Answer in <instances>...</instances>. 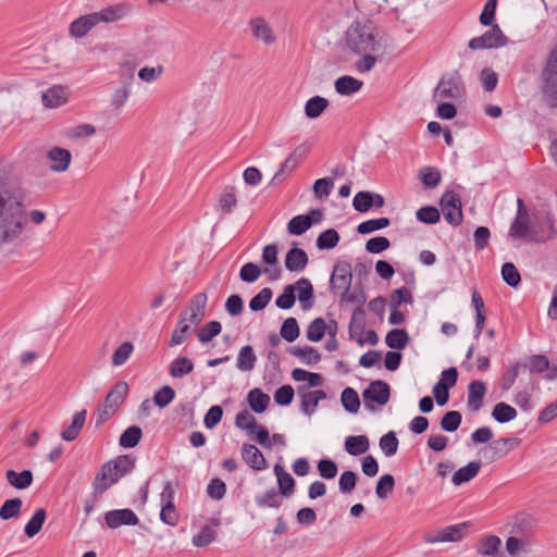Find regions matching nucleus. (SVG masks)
I'll list each match as a JSON object with an SVG mask.
<instances>
[{
	"label": "nucleus",
	"mask_w": 557,
	"mask_h": 557,
	"mask_svg": "<svg viewBox=\"0 0 557 557\" xmlns=\"http://www.w3.org/2000/svg\"><path fill=\"white\" fill-rule=\"evenodd\" d=\"M24 195L0 178V243L13 242L23 231Z\"/></svg>",
	"instance_id": "obj_1"
},
{
	"label": "nucleus",
	"mask_w": 557,
	"mask_h": 557,
	"mask_svg": "<svg viewBox=\"0 0 557 557\" xmlns=\"http://www.w3.org/2000/svg\"><path fill=\"white\" fill-rule=\"evenodd\" d=\"M344 49L354 54L381 50L377 30L372 22L356 21L351 23L345 33Z\"/></svg>",
	"instance_id": "obj_2"
},
{
	"label": "nucleus",
	"mask_w": 557,
	"mask_h": 557,
	"mask_svg": "<svg viewBox=\"0 0 557 557\" xmlns=\"http://www.w3.org/2000/svg\"><path fill=\"white\" fill-rule=\"evenodd\" d=\"M545 222L548 227V232L546 234L539 232L535 225L531 223L528 211L517 212V215L510 225L509 236L513 239L545 242L557 235V228L555 227L554 220L549 213L545 214Z\"/></svg>",
	"instance_id": "obj_3"
},
{
	"label": "nucleus",
	"mask_w": 557,
	"mask_h": 557,
	"mask_svg": "<svg viewBox=\"0 0 557 557\" xmlns=\"http://www.w3.org/2000/svg\"><path fill=\"white\" fill-rule=\"evenodd\" d=\"M436 104H455L466 101V88L461 76L451 73L443 76L434 90Z\"/></svg>",
	"instance_id": "obj_4"
},
{
	"label": "nucleus",
	"mask_w": 557,
	"mask_h": 557,
	"mask_svg": "<svg viewBox=\"0 0 557 557\" xmlns=\"http://www.w3.org/2000/svg\"><path fill=\"white\" fill-rule=\"evenodd\" d=\"M541 78L545 96L557 102V46L549 52Z\"/></svg>",
	"instance_id": "obj_5"
},
{
	"label": "nucleus",
	"mask_w": 557,
	"mask_h": 557,
	"mask_svg": "<svg viewBox=\"0 0 557 557\" xmlns=\"http://www.w3.org/2000/svg\"><path fill=\"white\" fill-rule=\"evenodd\" d=\"M508 38L502 32L498 25H492L482 36L472 38L468 47L472 50L496 49L507 45Z\"/></svg>",
	"instance_id": "obj_6"
},
{
	"label": "nucleus",
	"mask_w": 557,
	"mask_h": 557,
	"mask_svg": "<svg viewBox=\"0 0 557 557\" xmlns=\"http://www.w3.org/2000/svg\"><path fill=\"white\" fill-rule=\"evenodd\" d=\"M444 219L453 226L462 222V209L460 197L453 190H447L441 199Z\"/></svg>",
	"instance_id": "obj_7"
},
{
	"label": "nucleus",
	"mask_w": 557,
	"mask_h": 557,
	"mask_svg": "<svg viewBox=\"0 0 557 557\" xmlns=\"http://www.w3.org/2000/svg\"><path fill=\"white\" fill-rule=\"evenodd\" d=\"M362 397L366 407L370 410H374V406L370 403H376L380 406L386 405L391 398V387L385 381H372L362 392Z\"/></svg>",
	"instance_id": "obj_8"
},
{
	"label": "nucleus",
	"mask_w": 557,
	"mask_h": 557,
	"mask_svg": "<svg viewBox=\"0 0 557 557\" xmlns=\"http://www.w3.org/2000/svg\"><path fill=\"white\" fill-rule=\"evenodd\" d=\"M469 528L468 522H461L454 525L436 530L432 534H428L424 537L426 543H438V542H458L460 541Z\"/></svg>",
	"instance_id": "obj_9"
},
{
	"label": "nucleus",
	"mask_w": 557,
	"mask_h": 557,
	"mask_svg": "<svg viewBox=\"0 0 557 557\" xmlns=\"http://www.w3.org/2000/svg\"><path fill=\"white\" fill-rule=\"evenodd\" d=\"M352 280V268L348 261H338L334 268L330 280V287L349 289Z\"/></svg>",
	"instance_id": "obj_10"
},
{
	"label": "nucleus",
	"mask_w": 557,
	"mask_h": 557,
	"mask_svg": "<svg viewBox=\"0 0 557 557\" xmlns=\"http://www.w3.org/2000/svg\"><path fill=\"white\" fill-rule=\"evenodd\" d=\"M277 253L278 247L275 244H269L264 246L262 250V261L267 264L263 269V273L268 275L271 281H277L282 276V269L278 264Z\"/></svg>",
	"instance_id": "obj_11"
},
{
	"label": "nucleus",
	"mask_w": 557,
	"mask_h": 557,
	"mask_svg": "<svg viewBox=\"0 0 557 557\" xmlns=\"http://www.w3.org/2000/svg\"><path fill=\"white\" fill-rule=\"evenodd\" d=\"M106 463H110V472L108 475H110V482L114 485L121 478L133 471L135 468V458L129 455H120Z\"/></svg>",
	"instance_id": "obj_12"
},
{
	"label": "nucleus",
	"mask_w": 557,
	"mask_h": 557,
	"mask_svg": "<svg viewBox=\"0 0 557 557\" xmlns=\"http://www.w3.org/2000/svg\"><path fill=\"white\" fill-rule=\"evenodd\" d=\"M104 521L110 529H116L121 525H136L139 523L136 513L128 508L114 509L106 512Z\"/></svg>",
	"instance_id": "obj_13"
},
{
	"label": "nucleus",
	"mask_w": 557,
	"mask_h": 557,
	"mask_svg": "<svg viewBox=\"0 0 557 557\" xmlns=\"http://www.w3.org/2000/svg\"><path fill=\"white\" fill-rule=\"evenodd\" d=\"M297 391L301 399L300 409L307 416H311L319 401L326 398V393L322 389L308 391L307 386L300 385Z\"/></svg>",
	"instance_id": "obj_14"
},
{
	"label": "nucleus",
	"mask_w": 557,
	"mask_h": 557,
	"mask_svg": "<svg viewBox=\"0 0 557 557\" xmlns=\"http://www.w3.org/2000/svg\"><path fill=\"white\" fill-rule=\"evenodd\" d=\"M242 457L256 471H262L268 467L264 456L255 445L245 443L242 447Z\"/></svg>",
	"instance_id": "obj_15"
},
{
	"label": "nucleus",
	"mask_w": 557,
	"mask_h": 557,
	"mask_svg": "<svg viewBox=\"0 0 557 557\" xmlns=\"http://www.w3.org/2000/svg\"><path fill=\"white\" fill-rule=\"evenodd\" d=\"M47 158L51 161L50 169L54 172H65L71 163L72 154L71 152L61 147L51 148Z\"/></svg>",
	"instance_id": "obj_16"
},
{
	"label": "nucleus",
	"mask_w": 557,
	"mask_h": 557,
	"mask_svg": "<svg viewBox=\"0 0 557 557\" xmlns=\"http://www.w3.org/2000/svg\"><path fill=\"white\" fill-rule=\"evenodd\" d=\"M309 262L307 252L296 246L292 247L285 256V268L290 272L302 271Z\"/></svg>",
	"instance_id": "obj_17"
},
{
	"label": "nucleus",
	"mask_w": 557,
	"mask_h": 557,
	"mask_svg": "<svg viewBox=\"0 0 557 557\" xmlns=\"http://www.w3.org/2000/svg\"><path fill=\"white\" fill-rule=\"evenodd\" d=\"M131 11V7L126 3H119L107 7L99 12H95L98 24L100 22L112 23L122 20Z\"/></svg>",
	"instance_id": "obj_18"
},
{
	"label": "nucleus",
	"mask_w": 557,
	"mask_h": 557,
	"mask_svg": "<svg viewBox=\"0 0 557 557\" xmlns=\"http://www.w3.org/2000/svg\"><path fill=\"white\" fill-rule=\"evenodd\" d=\"M502 541L497 535L482 536L476 544V553L483 557H502Z\"/></svg>",
	"instance_id": "obj_19"
},
{
	"label": "nucleus",
	"mask_w": 557,
	"mask_h": 557,
	"mask_svg": "<svg viewBox=\"0 0 557 557\" xmlns=\"http://www.w3.org/2000/svg\"><path fill=\"white\" fill-rule=\"evenodd\" d=\"M486 393V386L483 381H472L468 386V401L469 410L476 412L483 405V398Z\"/></svg>",
	"instance_id": "obj_20"
},
{
	"label": "nucleus",
	"mask_w": 557,
	"mask_h": 557,
	"mask_svg": "<svg viewBox=\"0 0 557 557\" xmlns=\"http://www.w3.org/2000/svg\"><path fill=\"white\" fill-rule=\"evenodd\" d=\"M127 393V383L124 381H119L111 387V389L107 394L103 405H106L107 408L116 411L119 407L124 403Z\"/></svg>",
	"instance_id": "obj_21"
},
{
	"label": "nucleus",
	"mask_w": 557,
	"mask_h": 557,
	"mask_svg": "<svg viewBox=\"0 0 557 557\" xmlns=\"http://www.w3.org/2000/svg\"><path fill=\"white\" fill-rule=\"evenodd\" d=\"M252 35L256 39L269 46L275 41V36L269 23L262 17L252 18L249 23Z\"/></svg>",
	"instance_id": "obj_22"
},
{
	"label": "nucleus",
	"mask_w": 557,
	"mask_h": 557,
	"mask_svg": "<svg viewBox=\"0 0 557 557\" xmlns=\"http://www.w3.org/2000/svg\"><path fill=\"white\" fill-rule=\"evenodd\" d=\"M296 289L298 290V300L300 307L304 311H307L313 307V286L310 281L306 277L299 278L295 284Z\"/></svg>",
	"instance_id": "obj_23"
},
{
	"label": "nucleus",
	"mask_w": 557,
	"mask_h": 557,
	"mask_svg": "<svg viewBox=\"0 0 557 557\" xmlns=\"http://www.w3.org/2000/svg\"><path fill=\"white\" fill-rule=\"evenodd\" d=\"M69 89L61 85L52 86L42 91L41 100L44 104H64L71 100Z\"/></svg>",
	"instance_id": "obj_24"
},
{
	"label": "nucleus",
	"mask_w": 557,
	"mask_h": 557,
	"mask_svg": "<svg viewBox=\"0 0 557 557\" xmlns=\"http://www.w3.org/2000/svg\"><path fill=\"white\" fill-rule=\"evenodd\" d=\"M274 473L277 479L278 491L282 496L289 497L295 492V480L280 463L274 466Z\"/></svg>",
	"instance_id": "obj_25"
},
{
	"label": "nucleus",
	"mask_w": 557,
	"mask_h": 557,
	"mask_svg": "<svg viewBox=\"0 0 557 557\" xmlns=\"http://www.w3.org/2000/svg\"><path fill=\"white\" fill-rule=\"evenodd\" d=\"M97 24L98 22L95 13L81 16L71 23L70 34L75 38H82Z\"/></svg>",
	"instance_id": "obj_26"
},
{
	"label": "nucleus",
	"mask_w": 557,
	"mask_h": 557,
	"mask_svg": "<svg viewBox=\"0 0 557 557\" xmlns=\"http://www.w3.org/2000/svg\"><path fill=\"white\" fill-rule=\"evenodd\" d=\"M110 472V463H103L99 471L97 472L94 482H92V496L98 498L100 497L106 491H108L112 483L110 482V475H108Z\"/></svg>",
	"instance_id": "obj_27"
},
{
	"label": "nucleus",
	"mask_w": 557,
	"mask_h": 557,
	"mask_svg": "<svg viewBox=\"0 0 557 557\" xmlns=\"http://www.w3.org/2000/svg\"><path fill=\"white\" fill-rule=\"evenodd\" d=\"M247 401L253 412L262 413L270 404V396L261 388L255 387L248 392Z\"/></svg>",
	"instance_id": "obj_28"
},
{
	"label": "nucleus",
	"mask_w": 557,
	"mask_h": 557,
	"mask_svg": "<svg viewBox=\"0 0 557 557\" xmlns=\"http://www.w3.org/2000/svg\"><path fill=\"white\" fill-rule=\"evenodd\" d=\"M86 416V409L76 412L73 417L72 423L61 432L62 440L66 442H72L76 440L85 424Z\"/></svg>",
	"instance_id": "obj_29"
},
{
	"label": "nucleus",
	"mask_w": 557,
	"mask_h": 557,
	"mask_svg": "<svg viewBox=\"0 0 557 557\" xmlns=\"http://www.w3.org/2000/svg\"><path fill=\"white\" fill-rule=\"evenodd\" d=\"M345 450L351 456H360L369 450L370 442L366 435H350L345 440Z\"/></svg>",
	"instance_id": "obj_30"
},
{
	"label": "nucleus",
	"mask_w": 557,
	"mask_h": 557,
	"mask_svg": "<svg viewBox=\"0 0 557 557\" xmlns=\"http://www.w3.org/2000/svg\"><path fill=\"white\" fill-rule=\"evenodd\" d=\"M480 469H481L480 461H470L467 466L461 467L453 474L451 482L456 486L461 485L462 483L469 482L473 478L476 476Z\"/></svg>",
	"instance_id": "obj_31"
},
{
	"label": "nucleus",
	"mask_w": 557,
	"mask_h": 557,
	"mask_svg": "<svg viewBox=\"0 0 557 557\" xmlns=\"http://www.w3.org/2000/svg\"><path fill=\"white\" fill-rule=\"evenodd\" d=\"M409 341L410 337L405 329H393L385 336V344L396 350L405 349Z\"/></svg>",
	"instance_id": "obj_32"
},
{
	"label": "nucleus",
	"mask_w": 557,
	"mask_h": 557,
	"mask_svg": "<svg viewBox=\"0 0 557 557\" xmlns=\"http://www.w3.org/2000/svg\"><path fill=\"white\" fill-rule=\"evenodd\" d=\"M8 482L17 490H25L33 483V472L30 470H23L16 472L14 470H8L5 473Z\"/></svg>",
	"instance_id": "obj_33"
},
{
	"label": "nucleus",
	"mask_w": 557,
	"mask_h": 557,
	"mask_svg": "<svg viewBox=\"0 0 557 557\" xmlns=\"http://www.w3.org/2000/svg\"><path fill=\"white\" fill-rule=\"evenodd\" d=\"M194 370V362L188 357H177L175 358L170 367H169V374L172 377L181 379L189 373H191Z\"/></svg>",
	"instance_id": "obj_34"
},
{
	"label": "nucleus",
	"mask_w": 557,
	"mask_h": 557,
	"mask_svg": "<svg viewBox=\"0 0 557 557\" xmlns=\"http://www.w3.org/2000/svg\"><path fill=\"white\" fill-rule=\"evenodd\" d=\"M257 362V356L250 345L240 348L237 356V368L243 372L251 371Z\"/></svg>",
	"instance_id": "obj_35"
},
{
	"label": "nucleus",
	"mask_w": 557,
	"mask_h": 557,
	"mask_svg": "<svg viewBox=\"0 0 557 557\" xmlns=\"http://www.w3.org/2000/svg\"><path fill=\"white\" fill-rule=\"evenodd\" d=\"M517 410L507 403H497L492 410V418L498 423H507L517 418Z\"/></svg>",
	"instance_id": "obj_36"
},
{
	"label": "nucleus",
	"mask_w": 557,
	"mask_h": 557,
	"mask_svg": "<svg viewBox=\"0 0 557 557\" xmlns=\"http://www.w3.org/2000/svg\"><path fill=\"white\" fill-rule=\"evenodd\" d=\"M283 497L280 494V491H276L275 488H270L263 495H257L255 497V502L258 507L264 508V507H271V508H278L283 504Z\"/></svg>",
	"instance_id": "obj_37"
},
{
	"label": "nucleus",
	"mask_w": 557,
	"mask_h": 557,
	"mask_svg": "<svg viewBox=\"0 0 557 557\" xmlns=\"http://www.w3.org/2000/svg\"><path fill=\"white\" fill-rule=\"evenodd\" d=\"M366 329V311L363 307H357L354 309L349 326L348 333L350 338H355L357 334L363 333Z\"/></svg>",
	"instance_id": "obj_38"
},
{
	"label": "nucleus",
	"mask_w": 557,
	"mask_h": 557,
	"mask_svg": "<svg viewBox=\"0 0 557 557\" xmlns=\"http://www.w3.org/2000/svg\"><path fill=\"white\" fill-rule=\"evenodd\" d=\"M186 322H187V311H182L180 314V321L176 324V326L172 333L171 341L169 343V345L171 347L181 345L185 341L186 335L190 331V325H188Z\"/></svg>",
	"instance_id": "obj_39"
},
{
	"label": "nucleus",
	"mask_w": 557,
	"mask_h": 557,
	"mask_svg": "<svg viewBox=\"0 0 557 557\" xmlns=\"http://www.w3.org/2000/svg\"><path fill=\"white\" fill-rule=\"evenodd\" d=\"M287 351L295 357L306 359L307 364H315L321 360L320 352L311 346H292L287 348Z\"/></svg>",
	"instance_id": "obj_40"
},
{
	"label": "nucleus",
	"mask_w": 557,
	"mask_h": 557,
	"mask_svg": "<svg viewBox=\"0 0 557 557\" xmlns=\"http://www.w3.org/2000/svg\"><path fill=\"white\" fill-rule=\"evenodd\" d=\"M46 517L47 512L44 508L37 509L24 528L25 534L30 539L37 535L42 529Z\"/></svg>",
	"instance_id": "obj_41"
},
{
	"label": "nucleus",
	"mask_w": 557,
	"mask_h": 557,
	"mask_svg": "<svg viewBox=\"0 0 557 557\" xmlns=\"http://www.w3.org/2000/svg\"><path fill=\"white\" fill-rule=\"evenodd\" d=\"M334 86L336 92L339 95H350L361 88L362 82L351 76L345 75L337 78Z\"/></svg>",
	"instance_id": "obj_42"
},
{
	"label": "nucleus",
	"mask_w": 557,
	"mask_h": 557,
	"mask_svg": "<svg viewBox=\"0 0 557 557\" xmlns=\"http://www.w3.org/2000/svg\"><path fill=\"white\" fill-rule=\"evenodd\" d=\"M521 367L529 369L531 373H543L549 369V360L544 355H532L521 362Z\"/></svg>",
	"instance_id": "obj_43"
},
{
	"label": "nucleus",
	"mask_w": 557,
	"mask_h": 557,
	"mask_svg": "<svg viewBox=\"0 0 557 557\" xmlns=\"http://www.w3.org/2000/svg\"><path fill=\"white\" fill-rule=\"evenodd\" d=\"M143 431L138 425L128 426L120 436L119 444L124 448H133L138 445Z\"/></svg>",
	"instance_id": "obj_44"
},
{
	"label": "nucleus",
	"mask_w": 557,
	"mask_h": 557,
	"mask_svg": "<svg viewBox=\"0 0 557 557\" xmlns=\"http://www.w3.org/2000/svg\"><path fill=\"white\" fill-rule=\"evenodd\" d=\"M341 236L334 228H327L319 234L315 245L320 250L333 249L337 246Z\"/></svg>",
	"instance_id": "obj_45"
},
{
	"label": "nucleus",
	"mask_w": 557,
	"mask_h": 557,
	"mask_svg": "<svg viewBox=\"0 0 557 557\" xmlns=\"http://www.w3.org/2000/svg\"><path fill=\"white\" fill-rule=\"evenodd\" d=\"M341 401L346 411L357 413L360 408V398L352 387H346L341 395Z\"/></svg>",
	"instance_id": "obj_46"
},
{
	"label": "nucleus",
	"mask_w": 557,
	"mask_h": 557,
	"mask_svg": "<svg viewBox=\"0 0 557 557\" xmlns=\"http://www.w3.org/2000/svg\"><path fill=\"white\" fill-rule=\"evenodd\" d=\"M366 301L367 295L363 290L362 282H357L351 293L349 289L344 290L341 297V302L357 304L358 307H362Z\"/></svg>",
	"instance_id": "obj_47"
},
{
	"label": "nucleus",
	"mask_w": 557,
	"mask_h": 557,
	"mask_svg": "<svg viewBox=\"0 0 557 557\" xmlns=\"http://www.w3.org/2000/svg\"><path fill=\"white\" fill-rule=\"evenodd\" d=\"M419 178L424 188H435L442 180L441 172L433 166H423L419 171Z\"/></svg>",
	"instance_id": "obj_48"
},
{
	"label": "nucleus",
	"mask_w": 557,
	"mask_h": 557,
	"mask_svg": "<svg viewBox=\"0 0 557 557\" xmlns=\"http://www.w3.org/2000/svg\"><path fill=\"white\" fill-rule=\"evenodd\" d=\"M280 335L288 343L296 341L300 335L297 320L293 317L285 319L281 325Z\"/></svg>",
	"instance_id": "obj_49"
},
{
	"label": "nucleus",
	"mask_w": 557,
	"mask_h": 557,
	"mask_svg": "<svg viewBox=\"0 0 557 557\" xmlns=\"http://www.w3.org/2000/svg\"><path fill=\"white\" fill-rule=\"evenodd\" d=\"M222 331V325L219 321H209L203 324L197 334L198 341L202 344L211 342Z\"/></svg>",
	"instance_id": "obj_50"
},
{
	"label": "nucleus",
	"mask_w": 557,
	"mask_h": 557,
	"mask_svg": "<svg viewBox=\"0 0 557 557\" xmlns=\"http://www.w3.org/2000/svg\"><path fill=\"white\" fill-rule=\"evenodd\" d=\"M327 326L323 318H315L310 322V324L307 327V338L310 342H320L325 333H326Z\"/></svg>",
	"instance_id": "obj_51"
},
{
	"label": "nucleus",
	"mask_w": 557,
	"mask_h": 557,
	"mask_svg": "<svg viewBox=\"0 0 557 557\" xmlns=\"http://www.w3.org/2000/svg\"><path fill=\"white\" fill-rule=\"evenodd\" d=\"M461 421V413L457 410H450L444 413L440 421V425L443 431L453 433L459 429Z\"/></svg>",
	"instance_id": "obj_52"
},
{
	"label": "nucleus",
	"mask_w": 557,
	"mask_h": 557,
	"mask_svg": "<svg viewBox=\"0 0 557 557\" xmlns=\"http://www.w3.org/2000/svg\"><path fill=\"white\" fill-rule=\"evenodd\" d=\"M311 227V221L309 216L299 214L289 220L287 224V231L289 234L300 236Z\"/></svg>",
	"instance_id": "obj_53"
},
{
	"label": "nucleus",
	"mask_w": 557,
	"mask_h": 557,
	"mask_svg": "<svg viewBox=\"0 0 557 557\" xmlns=\"http://www.w3.org/2000/svg\"><path fill=\"white\" fill-rule=\"evenodd\" d=\"M389 224H391V221L388 218L371 219V220H367V221H363L360 224H358L357 232L359 234L366 235V234H370L375 231L385 228V227L389 226Z\"/></svg>",
	"instance_id": "obj_54"
},
{
	"label": "nucleus",
	"mask_w": 557,
	"mask_h": 557,
	"mask_svg": "<svg viewBox=\"0 0 557 557\" xmlns=\"http://www.w3.org/2000/svg\"><path fill=\"white\" fill-rule=\"evenodd\" d=\"M22 499L18 497L7 499L0 507V518L9 520L20 515L22 508Z\"/></svg>",
	"instance_id": "obj_55"
},
{
	"label": "nucleus",
	"mask_w": 557,
	"mask_h": 557,
	"mask_svg": "<svg viewBox=\"0 0 557 557\" xmlns=\"http://www.w3.org/2000/svg\"><path fill=\"white\" fill-rule=\"evenodd\" d=\"M404 302H413V297L411 292L407 287H400L394 289L389 295V308L398 309Z\"/></svg>",
	"instance_id": "obj_56"
},
{
	"label": "nucleus",
	"mask_w": 557,
	"mask_h": 557,
	"mask_svg": "<svg viewBox=\"0 0 557 557\" xmlns=\"http://www.w3.org/2000/svg\"><path fill=\"white\" fill-rule=\"evenodd\" d=\"M295 290L296 287L294 284L286 285L283 293L275 300L276 307L283 310H288L294 307L296 301Z\"/></svg>",
	"instance_id": "obj_57"
},
{
	"label": "nucleus",
	"mask_w": 557,
	"mask_h": 557,
	"mask_svg": "<svg viewBox=\"0 0 557 557\" xmlns=\"http://www.w3.org/2000/svg\"><path fill=\"white\" fill-rule=\"evenodd\" d=\"M379 444L385 456L391 457L397 453L399 441L394 431H388L380 438Z\"/></svg>",
	"instance_id": "obj_58"
},
{
	"label": "nucleus",
	"mask_w": 557,
	"mask_h": 557,
	"mask_svg": "<svg viewBox=\"0 0 557 557\" xmlns=\"http://www.w3.org/2000/svg\"><path fill=\"white\" fill-rule=\"evenodd\" d=\"M216 531L211 525H203L198 534H196L191 543L196 547H206L215 541Z\"/></svg>",
	"instance_id": "obj_59"
},
{
	"label": "nucleus",
	"mask_w": 557,
	"mask_h": 557,
	"mask_svg": "<svg viewBox=\"0 0 557 557\" xmlns=\"http://www.w3.org/2000/svg\"><path fill=\"white\" fill-rule=\"evenodd\" d=\"M502 277L510 287H518L521 283V275L512 262H506L503 264Z\"/></svg>",
	"instance_id": "obj_60"
},
{
	"label": "nucleus",
	"mask_w": 557,
	"mask_h": 557,
	"mask_svg": "<svg viewBox=\"0 0 557 557\" xmlns=\"http://www.w3.org/2000/svg\"><path fill=\"white\" fill-rule=\"evenodd\" d=\"M273 296V292L269 287L262 288L256 296L249 301V308L251 311H261L270 302Z\"/></svg>",
	"instance_id": "obj_61"
},
{
	"label": "nucleus",
	"mask_w": 557,
	"mask_h": 557,
	"mask_svg": "<svg viewBox=\"0 0 557 557\" xmlns=\"http://www.w3.org/2000/svg\"><path fill=\"white\" fill-rule=\"evenodd\" d=\"M134 351V345L132 342L122 343L112 355V364L120 367L124 364Z\"/></svg>",
	"instance_id": "obj_62"
},
{
	"label": "nucleus",
	"mask_w": 557,
	"mask_h": 557,
	"mask_svg": "<svg viewBox=\"0 0 557 557\" xmlns=\"http://www.w3.org/2000/svg\"><path fill=\"white\" fill-rule=\"evenodd\" d=\"M235 425L238 429L247 430L252 435L257 426V420L247 409H244L236 414Z\"/></svg>",
	"instance_id": "obj_63"
},
{
	"label": "nucleus",
	"mask_w": 557,
	"mask_h": 557,
	"mask_svg": "<svg viewBox=\"0 0 557 557\" xmlns=\"http://www.w3.org/2000/svg\"><path fill=\"white\" fill-rule=\"evenodd\" d=\"M416 218L421 223L435 224L440 221L441 214L437 208L424 206L416 212Z\"/></svg>",
	"instance_id": "obj_64"
}]
</instances>
